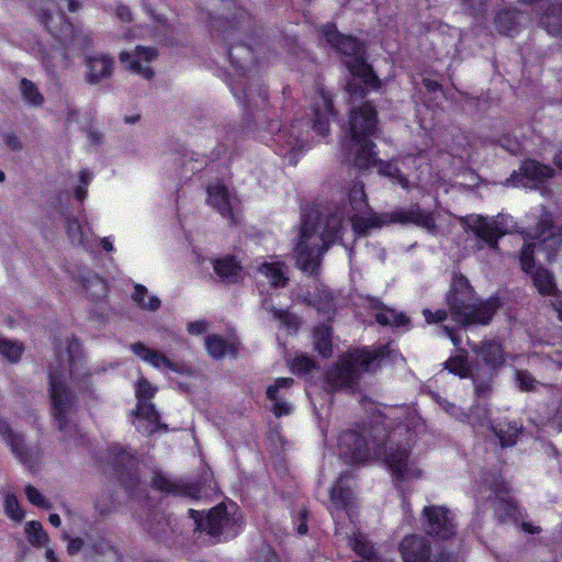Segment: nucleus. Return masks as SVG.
<instances>
[{"mask_svg":"<svg viewBox=\"0 0 562 562\" xmlns=\"http://www.w3.org/2000/svg\"><path fill=\"white\" fill-rule=\"evenodd\" d=\"M411 415L406 406L390 407L380 413L369 431L370 441L355 430L342 432L338 438L340 457L347 461L360 463L367 461L372 453L383 456L396 480L418 477L420 470L409 458L407 448L413 440L411 428L406 423Z\"/></svg>","mask_w":562,"mask_h":562,"instance_id":"obj_1","label":"nucleus"},{"mask_svg":"<svg viewBox=\"0 0 562 562\" xmlns=\"http://www.w3.org/2000/svg\"><path fill=\"white\" fill-rule=\"evenodd\" d=\"M349 207L330 215L312 212L302 222L300 240L296 245V263L305 273L314 274L321 263V257L328 247L340 238L345 216L350 211L361 212L367 206L363 184L356 183L349 191Z\"/></svg>","mask_w":562,"mask_h":562,"instance_id":"obj_2","label":"nucleus"},{"mask_svg":"<svg viewBox=\"0 0 562 562\" xmlns=\"http://www.w3.org/2000/svg\"><path fill=\"white\" fill-rule=\"evenodd\" d=\"M376 122V111L369 102L350 110V135L342 147L348 153L349 160L359 169H367L376 162L374 144L369 139L375 135Z\"/></svg>","mask_w":562,"mask_h":562,"instance_id":"obj_3","label":"nucleus"},{"mask_svg":"<svg viewBox=\"0 0 562 562\" xmlns=\"http://www.w3.org/2000/svg\"><path fill=\"white\" fill-rule=\"evenodd\" d=\"M447 302L452 319L463 326L487 325L498 308L496 299L479 301L464 277L453 280Z\"/></svg>","mask_w":562,"mask_h":562,"instance_id":"obj_4","label":"nucleus"},{"mask_svg":"<svg viewBox=\"0 0 562 562\" xmlns=\"http://www.w3.org/2000/svg\"><path fill=\"white\" fill-rule=\"evenodd\" d=\"M328 43L342 57V61L349 69L352 78L347 83L350 95L362 97L369 90L376 89L380 80L366 63V48L358 37H327Z\"/></svg>","mask_w":562,"mask_h":562,"instance_id":"obj_5","label":"nucleus"},{"mask_svg":"<svg viewBox=\"0 0 562 562\" xmlns=\"http://www.w3.org/2000/svg\"><path fill=\"white\" fill-rule=\"evenodd\" d=\"M384 357L382 349H357L344 356L326 375L331 392L352 391L364 372L374 371Z\"/></svg>","mask_w":562,"mask_h":562,"instance_id":"obj_6","label":"nucleus"},{"mask_svg":"<svg viewBox=\"0 0 562 562\" xmlns=\"http://www.w3.org/2000/svg\"><path fill=\"white\" fill-rule=\"evenodd\" d=\"M353 229L361 234H367L372 227H381L385 224L398 223L402 225L413 224L429 234L436 232V217L434 212L423 210L419 204H412L408 209H395L376 218H363L351 216Z\"/></svg>","mask_w":562,"mask_h":562,"instance_id":"obj_7","label":"nucleus"},{"mask_svg":"<svg viewBox=\"0 0 562 562\" xmlns=\"http://www.w3.org/2000/svg\"><path fill=\"white\" fill-rule=\"evenodd\" d=\"M528 236L530 238L540 239L538 244L532 243L525 245L520 252L519 260L521 269L527 273H531L535 267L533 254L536 248L539 251L547 252V259L551 260L555 251L562 245V228L553 226L551 220L546 216L541 218L535 233H529Z\"/></svg>","mask_w":562,"mask_h":562,"instance_id":"obj_8","label":"nucleus"},{"mask_svg":"<svg viewBox=\"0 0 562 562\" xmlns=\"http://www.w3.org/2000/svg\"><path fill=\"white\" fill-rule=\"evenodd\" d=\"M49 398L57 428L63 432H69L70 415L76 406L77 397L66 381L56 373H49Z\"/></svg>","mask_w":562,"mask_h":562,"instance_id":"obj_9","label":"nucleus"},{"mask_svg":"<svg viewBox=\"0 0 562 562\" xmlns=\"http://www.w3.org/2000/svg\"><path fill=\"white\" fill-rule=\"evenodd\" d=\"M403 562H449L450 555L441 546H432L420 535L406 536L400 543Z\"/></svg>","mask_w":562,"mask_h":562,"instance_id":"obj_10","label":"nucleus"},{"mask_svg":"<svg viewBox=\"0 0 562 562\" xmlns=\"http://www.w3.org/2000/svg\"><path fill=\"white\" fill-rule=\"evenodd\" d=\"M469 229L486 246L496 249L498 239L516 228L510 216L499 214L488 220L483 216H470L465 221Z\"/></svg>","mask_w":562,"mask_h":562,"instance_id":"obj_11","label":"nucleus"},{"mask_svg":"<svg viewBox=\"0 0 562 562\" xmlns=\"http://www.w3.org/2000/svg\"><path fill=\"white\" fill-rule=\"evenodd\" d=\"M422 525L425 532L439 539H448L456 531L453 516L445 506L430 505L423 509Z\"/></svg>","mask_w":562,"mask_h":562,"instance_id":"obj_12","label":"nucleus"},{"mask_svg":"<svg viewBox=\"0 0 562 562\" xmlns=\"http://www.w3.org/2000/svg\"><path fill=\"white\" fill-rule=\"evenodd\" d=\"M190 514L195 520L198 528L212 537H220L221 535L231 537L235 535V531L232 530L234 520L227 514L226 506L224 505L213 507L204 518H201L200 513L193 509H190Z\"/></svg>","mask_w":562,"mask_h":562,"instance_id":"obj_13","label":"nucleus"},{"mask_svg":"<svg viewBox=\"0 0 562 562\" xmlns=\"http://www.w3.org/2000/svg\"><path fill=\"white\" fill-rule=\"evenodd\" d=\"M209 204L232 224L238 223L240 202L237 195L221 183L207 188Z\"/></svg>","mask_w":562,"mask_h":562,"instance_id":"obj_14","label":"nucleus"},{"mask_svg":"<svg viewBox=\"0 0 562 562\" xmlns=\"http://www.w3.org/2000/svg\"><path fill=\"white\" fill-rule=\"evenodd\" d=\"M0 434L20 462L33 469L41 460L42 451L37 446H25L23 437L13 431L4 422H0Z\"/></svg>","mask_w":562,"mask_h":562,"instance_id":"obj_15","label":"nucleus"},{"mask_svg":"<svg viewBox=\"0 0 562 562\" xmlns=\"http://www.w3.org/2000/svg\"><path fill=\"white\" fill-rule=\"evenodd\" d=\"M520 4L532 7L539 23L551 33L562 29V7L558 0H520Z\"/></svg>","mask_w":562,"mask_h":562,"instance_id":"obj_16","label":"nucleus"},{"mask_svg":"<svg viewBox=\"0 0 562 562\" xmlns=\"http://www.w3.org/2000/svg\"><path fill=\"white\" fill-rule=\"evenodd\" d=\"M157 50L151 47L137 46L133 52H121L120 61L130 71L140 75L145 79L154 77L149 64L156 59Z\"/></svg>","mask_w":562,"mask_h":562,"instance_id":"obj_17","label":"nucleus"},{"mask_svg":"<svg viewBox=\"0 0 562 562\" xmlns=\"http://www.w3.org/2000/svg\"><path fill=\"white\" fill-rule=\"evenodd\" d=\"M274 142L278 146L279 155H293L290 157V162L293 164H295V154L302 151L307 146V137L295 125H292L290 128L280 130Z\"/></svg>","mask_w":562,"mask_h":562,"instance_id":"obj_18","label":"nucleus"},{"mask_svg":"<svg viewBox=\"0 0 562 562\" xmlns=\"http://www.w3.org/2000/svg\"><path fill=\"white\" fill-rule=\"evenodd\" d=\"M86 72L85 80L89 85H98L104 79H109L114 69V59L106 54H95L85 58Z\"/></svg>","mask_w":562,"mask_h":562,"instance_id":"obj_19","label":"nucleus"},{"mask_svg":"<svg viewBox=\"0 0 562 562\" xmlns=\"http://www.w3.org/2000/svg\"><path fill=\"white\" fill-rule=\"evenodd\" d=\"M554 170L537 160H526L520 167V178L517 175L512 176V181L515 186L519 183L522 187H535L538 183L551 178Z\"/></svg>","mask_w":562,"mask_h":562,"instance_id":"obj_20","label":"nucleus"},{"mask_svg":"<svg viewBox=\"0 0 562 562\" xmlns=\"http://www.w3.org/2000/svg\"><path fill=\"white\" fill-rule=\"evenodd\" d=\"M313 110L315 116L313 122L314 131L322 136H327L329 133L330 117L335 115L330 95L324 91H319L317 93Z\"/></svg>","mask_w":562,"mask_h":562,"instance_id":"obj_21","label":"nucleus"},{"mask_svg":"<svg viewBox=\"0 0 562 562\" xmlns=\"http://www.w3.org/2000/svg\"><path fill=\"white\" fill-rule=\"evenodd\" d=\"M446 411L449 412L451 415H454L461 422L468 423L474 429L477 430L483 428H487L490 430L491 426H493L490 419L488 409L486 408L485 405H482L480 403L471 407L469 413L459 412L454 405H450L449 408H446Z\"/></svg>","mask_w":562,"mask_h":562,"instance_id":"obj_22","label":"nucleus"},{"mask_svg":"<svg viewBox=\"0 0 562 562\" xmlns=\"http://www.w3.org/2000/svg\"><path fill=\"white\" fill-rule=\"evenodd\" d=\"M213 269L218 280L227 284H236L243 281V268L233 256H226L213 260Z\"/></svg>","mask_w":562,"mask_h":562,"instance_id":"obj_23","label":"nucleus"},{"mask_svg":"<svg viewBox=\"0 0 562 562\" xmlns=\"http://www.w3.org/2000/svg\"><path fill=\"white\" fill-rule=\"evenodd\" d=\"M353 504V492L347 479L340 475L337 483L330 490V509L331 515L335 517V512L340 509L349 512Z\"/></svg>","mask_w":562,"mask_h":562,"instance_id":"obj_24","label":"nucleus"},{"mask_svg":"<svg viewBox=\"0 0 562 562\" xmlns=\"http://www.w3.org/2000/svg\"><path fill=\"white\" fill-rule=\"evenodd\" d=\"M472 351L482 358L486 366L499 368L505 362V353L502 345L496 340H487L481 345L471 346Z\"/></svg>","mask_w":562,"mask_h":562,"instance_id":"obj_25","label":"nucleus"},{"mask_svg":"<svg viewBox=\"0 0 562 562\" xmlns=\"http://www.w3.org/2000/svg\"><path fill=\"white\" fill-rule=\"evenodd\" d=\"M131 350L142 360L148 362L157 369L167 368L171 371H178V366L166 357L165 353L146 347L142 342L131 345Z\"/></svg>","mask_w":562,"mask_h":562,"instance_id":"obj_26","label":"nucleus"},{"mask_svg":"<svg viewBox=\"0 0 562 562\" xmlns=\"http://www.w3.org/2000/svg\"><path fill=\"white\" fill-rule=\"evenodd\" d=\"M136 416L139 419L136 428L146 435H151L161 427L159 414L149 401L137 403Z\"/></svg>","mask_w":562,"mask_h":562,"instance_id":"obj_27","label":"nucleus"},{"mask_svg":"<svg viewBox=\"0 0 562 562\" xmlns=\"http://www.w3.org/2000/svg\"><path fill=\"white\" fill-rule=\"evenodd\" d=\"M495 501L494 510L501 522H507L512 519H516L518 508L514 501L508 497V488L506 486L502 488H495Z\"/></svg>","mask_w":562,"mask_h":562,"instance_id":"obj_28","label":"nucleus"},{"mask_svg":"<svg viewBox=\"0 0 562 562\" xmlns=\"http://www.w3.org/2000/svg\"><path fill=\"white\" fill-rule=\"evenodd\" d=\"M529 15L524 12H518L515 9L508 8L498 11L495 18V25L499 33L507 31H517V26L529 22Z\"/></svg>","mask_w":562,"mask_h":562,"instance_id":"obj_29","label":"nucleus"},{"mask_svg":"<svg viewBox=\"0 0 562 562\" xmlns=\"http://www.w3.org/2000/svg\"><path fill=\"white\" fill-rule=\"evenodd\" d=\"M495 437L498 439L502 448H508L516 445L519 436L522 432V426L516 422H501L496 425L491 426L490 429Z\"/></svg>","mask_w":562,"mask_h":562,"instance_id":"obj_30","label":"nucleus"},{"mask_svg":"<svg viewBox=\"0 0 562 562\" xmlns=\"http://www.w3.org/2000/svg\"><path fill=\"white\" fill-rule=\"evenodd\" d=\"M292 378H279L274 384L267 389V397L273 403V413L276 416L289 415L291 413V405L281 401L279 396L280 389H289L293 384Z\"/></svg>","mask_w":562,"mask_h":562,"instance_id":"obj_31","label":"nucleus"},{"mask_svg":"<svg viewBox=\"0 0 562 562\" xmlns=\"http://www.w3.org/2000/svg\"><path fill=\"white\" fill-rule=\"evenodd\" d=\"M156 490L172 495L194 496L193 487L182 483L179 480H172L161 473H156L151 480Z\"/></svg>","mask_w":562,"mask_h":562,"instance_id":"obj_32","label":"nucleus"},{"mask_svg":"<svg viewBox=\"0 0 562 562\" xmlns=\"http://www.w3.org/2000/svg\"><path fill=\"white\" fill-rule=\"evenodd\" d=\"M258 274L260 281L266 280L273 288H283L288 282L284 272V265L281 262H265L259 266Z\"/></svg>","mask_w":562,"mask_h":562,"instance_id":"obj_33","label":"nucleus"},{"mask_svg":"<svg viewBox=\"0 0 562 562\" xmlns=\"http://www.w3.org/2000/svg\"><path fill=\"white\" fill-rule=\"evenodd\" d=\"M205 347L209 355L214 359H221L225 356H236L237 346L235 342H228L222 336L209 335L205 337Z\"/></svg>","mask_w":562,"mask_h":562,"instance_id":"obj_34","label":"nucleus"},{"mask_svg":"<svg viewBox=\"0 0 562 562\" xmlns=\"http://www.w3.org/2000/svg\"><path fill=\"white\" fill-rule=\"evenodd\" d=\"M65 228L66 234L69 237L72 245L79 246L83 249L90 248V240L85 235L79 221L75 216L67 215L65 217Z\"/></svg>","mask_w":562,"mask_h":562,"instance_id":"obj_35","label":"nucleus"},{"mask_svg":"<svg viewBox=\"0 0 562 562\" xmlns=\"http://www.w3.org/2000/svg\"><path fill=\"white\" fill-rule=\"evenodd\" d=\"M532 276L533 285L541 294H553L555 291V283L552 273L542 267L536 269L530 273Z\"/></svg>","mask_w":562,"mask_h":562,"instance_id":"obj_36","label":"nucleus"},{"mask_svg":"<svg viewBox=\"0 0 562 562\" xmlns=\"http://www.w3.org/2000/svg\"><path fill=\"white\" fill-rule=\"evenodd\" d=\"M147 294L148 291L144 285L136 284L132 299L140 308L151 312L157 311L161 305L160 300L157 296H148Z\"/></svg>","mask_w":562,"mask_h":562,"instance_id":"obj_37","label":"nucleus"},{"mask_svg":"<svg viewBox=\"0 0 562 562\" xmlns=\"http://www.w3.org/2000/svg\"><path fill=\"white\" fill-rule=\"evenodd\" d=\"M445 368L460 378H468L471 374V369L468 364L467 352L461 350L458 355L450 357L445 362Z\"/></svg>","mask_w":562,"mask_h":562,"instance_id":"obj_38","label":"nucleus"},{"mask_svg":"<svg viewBox=\"0 0 562 562\" xmlns=\"http://www.w3.org/2000/svg\"><path fill=\"white\" fill-rule=\"evenodd\" d=\"M314 344L318 352L327 358L331 355V331L329 327L322 325L314 330Z\"/></svg>","mask_w":562,"mask_h":562,"instance_id":"obj_39","label":"nucleus"},{"mask_svg":"<svg viewBox=\"0 0 562 562\" xmlns=\"http://www.w3.org/2000/svg\"><path fill=\"white\" fill-rule=\"evenodd\" d=\"M20 91L23 101L26 104L31 106H41L44 103V97L31 80L23 78L20 82Z\"/></svg>","mask_w":562,"mask_h":562,"instance_id":"obj_40","label":"nucleus"},{"mask_svg":"<svg viewBox=\"0 0 562 562\" xmlns=\"http://www.w3.org/2000/svg\"><path fill=\"white\" fill-rule=\"evenodd\" d=\"M251 22L250 14L244 9H237L232 16H225L224 21H221V25L224 31H243Z\"/></svg>","mask_w":562,"mask_h":562,"instance_id":"obj_41","label":"nucleus"},{"mask_svg":"<svg viewBox=\"0 0 562 562\" xmlns=\"http://www.w3.org/2000/svg\"><path fill=\"white\" fill-rule=\"evenodd\" d=\"M109 452L115 467L127 471H131L134 468L136 460L131 451H127L120 446H113L110 448Z\"/></svg>","mask_w":562,"mask_h":562,"instance_id":"obj_42","label":"nucleus"},{"mask_svg":"<svg viewBox=\"0 0 562 562\" xmlns=\"http://www.w3.org/2000/svg\"><path fill=\"white\" fill-rule=\"evenodd\" d=\"M375 321L382 326L400 327L407 323L408 318L392 308L383 307L375 314Z\"/></svg>","mask_w":562,"mask_h":562,"instance_id":"obj_43","label":"nucleus"},{"mask_svg":"<svg viewBox=\"0 0 562 562\" xmlns=\"http://www.w3.org/2000/svg\"><path fill=\"white\" fill-rule=\"evenodd\" d=\"M378 171L382 176L389 177L393 179L396 183H398L402 188L408 189L409 188V181L408 179L402 173L400 168L392 161H380L378 164Z\"/></svg>","mask_w":562,"mask_h":562,"instance_id":"obj_44","label":"nucleus"},{"mask_svg":"<svg viewBox=\"0 0 562 562\" xmlns=\"http://www.w3.org/2000/svg\"><path fill=\"white\" fill-rule=\"evenodd\" d=\"M24 346L16 340H9L0 337V355L8 361L16 363L20 361Z\"/></svg>","mask_w":562,"mask_h":562,"instance_id":"obj_45","label":"nucleus"},{"mask_svg":"<svg viewBox=\"0 0 562 562\" xmlns=\"http://www.w3.org/2000/svg\"><path fill=\"white\" fill-rule=\"evenodd\" d=\"M228 58L235 68L244 69L245 65L252 59L251 50L244 44H238L228 49Z\"/></svg>","mask_w":562,"mask_h":562,"instance_id":"obj_46","label":"nucleus"},{"mask_svg":"<svg viewBox=\"0 0 562 562\" xmlns=\"http://www.w3.org/2000/svg\"><path fill=\"white\" fill-rule=\"evenodd\" d=\"M82 286L95 300L106 294V283L100 277L92 274L82 280Z\"/></svg>","mask_w":562,"mask_h":562,"instance_id":"obj_47","label":"nucleus"},{"mask_svg":"<svg viewBox=\"0 0 562 562\" xmlns=\"http://www.w3.org/2000/svg\"><path fill=\"white\" fill-rule=\"evenodd\" d=\"M352 548L364 559V561L361 562H383L374 555L373 547L361 535L356 536L352 539Z\"/></svg>","mask_w":562,"mask_h":562,"instance_id":"obj_48","label":"nucleus"},{"mask_svg":"<svg viewBox=\"0 0 562 562\" xmlns=\"http://www.w3.org/2000/svg\"><path fill=\"white\" fill-rule=\"evenodd\" d=\"M25 533L31 544L41 547L47 542L48 537L40 521L32 520L25 524Z\"/></svg>","mask_w":562,"mask_h":562,"instance_id":"obj_49","label":"nucleus"},{"mask_svg":"<svg viewBox=\"0 0 562 562\" xmlns=\"http://www.w3.org/2000/svg\"><path fill=\"white\" fill-rule=\"evenodd\" d=\"M4 512L13 520L21 521L24 518V512L20 507L14 494L8 493L4 498Z\"/></svg>","mask_w":562,"mask_h":562,"instance_id":"obj_50","label":"nucleus"},{"mask_svg":"<svg viewBox=\"0 0 562 562\" xmlns=\"http://www.w3.org/2000/svg\"><path fill=\"white\" fill-rule=\"evenodd\" d=\"M25 495L33 505L46 509L52 508V503L33 485L25 486Z\"/></svg>","mask_w":562,"mask_h":562,"instance_id":"obj_51","label":"nucleus"},{"mask_svg":"<svg viewBox=\"0 0 562 562\" xmlns=\"http://www.w3.org/2000/svg\"><path fill=\"white\" fill-rule=\"evenodd\" d=\"M516 382L521 391L530 392L535 391L539 382L527 371H516Z\"/></svg>","mask_w":562,"mask_h":562,"instance_id":"obj_52","label":"nucleus"},{"mask_svg":"<svg viewBox=\"0 0 562 562\" xmlns=\"http://www.w3.org/2000/svg\"><path fill=\"white\" fill-rule=\"evenodd\" d=\"M91 554L92 555H104L109 559L117 562V553L109 546V543L104 539H100L95 541L91 547Z\"/></svg>","mask_w":562,"mask_h":562,"instance_id":"obj_53","label":"nucleus"},{"mask_svg":"<svg viewBox=\"0 0 562 562\" xmlns=\"http://www.w3.org/2000/svg\"><path fill=\"white\" fill-rule=\"evenodd\" d=\"M156 389L145 379L140 380L136 387V397L138 402H147L154 397Z\"/></svg>","mask_w":562,"mask_h":562,"instance_id":"obj_54","label":"nucleus"},{"mask_svg":"<svg viewBox=\"0 0 562 562\" xmlns=\"http://www.w3.org/2000/svg\"><path fill=\"white\" fill-rule=\"evenodd\" d=\"M315 367L314 361L306 357L300 356L293 360L292 371L295 373H304L311 371Z\"/></svg>","mask_w":562,"mask_h":562,"instance_id":"obj_55","label":"nucleus"},{"mask_svg":"<svg viewBox=\"0 0 562 562\" xmlns=\"http://www.w3.org/2000/svg\"><path fill=\"white\" fill-rule=\"evenodd\" d=\"M499 145L506 151L517 155L521 150V144L516 137H512L509 135L503 136L499 139Z\"/></svg>","mask_w":562,"mask_h":562,"instance_id":"obj_56","label":"nucleus"},{"mask_svg":"<svg viewBox=\"0 0 562 562\" xmlns=\"http://www.w3.org/2000/svg\"><path fill=\"white\" fill-rule=\"evenodd\" d=\"M423 314L428 324H438L447 319L448 313L446 310H437L436 312H431L428 308L423 311Z\"/></svg>","mask_w":562,"mask_h":562,"instance_id":"obj_57","label":"nucleus"},{"mask_svg":"<svg viewBox=\"0 0 562 562\" xmlns=\"http://www.w3.org/2000/svg\"><path fill=\"white\" fill-rule=\"evenodd\" d=\"M3 142L10 150L19 151L23 147L21 138L13 132L3 134Z\"/></svg>","mask_w":562,"mask_h":562,"instance_id":"obj_58","label":"nucleus"},{"mask_svg":"<svg viewBox=\"0 0 562 562\" xmlns=\"http://www.w3.org/2000/svg\"><path fill=\"white\" fill-rule=\"evenodd\" d=\"M64 539L69 541L67 546V552L70 555L77 554L83 547V540L81 538L70 539L69 536L65 532Z\"/></svg>","mask_w":562,"mask_h":562,"instance_id":"obj_59","label":"nucleus"},{"mask_svg":"<svg viewBox=\"0 0 562 562\" xmlns=\"http://www.w3.org/2000/svg\"><path fill=\"white\" fill-rule=\"evenodd\" d=\"M188 331L191 335H201L206 331L207 323L205 321H195L188 324Z\"/></svg>","mask_w":562,"mask_h":562,"instance_id":"obj_60","label":"nucleus"},{"mask_svg":"<svg viewBox=\"0 0 562 562\" xmlns=\"http://www.w3.org/2000/svg\"><path fill=\"white\" fill-rule=\"evenodd\" d=\"M490 387L491 385L487 381H474V392L477 397L487 394Z\"/></svg>","mask_w":562,"mask_h":562,"instance_id":"obj_61","label":"nucleus"},{"mask_svg":"<svg viewBox=\"0 0 562 562\" xmlns=\"http://www.w3.org/2000/svg\"><path fill=\"white\" fill-rule=\"evenodd\" d=\"M55 42L58 43L59 45H61L59 38L57 37H54ZM48 59H55V58H61V59H66L68 57L66 50H64L63 48H60V46L54 48V50L49 54H47L46 56Z\"/></svg>","mask_w":562,"mask_h":562,"instance_id":"obj_62","label":"nucleus"},{"mask_svg":"<svg viewBox=\"0 0 562 562\" xmlns=\"http://www.w3.org/2000/svg\"><path fill=\"white\" fill-rule=\"evenodd\" d=\"M258 562H280V561H279V558L276 555V553L271 552L270 550H267L258 559Z\"/></svg>","mask_w":562,"mask_h":562,"instance_id":"obj_63","label":"nucleus"},{"mask_svg":"<svg viewBox=\"0 0 562 562\" xmlns=\"http://www.w3.org/2000/svg\"><path fill=\"white\" fill-rule=\"evenodd\" d=\"M117 15L123 21H130L131 20V11L125 5H119L117 7Z\"/></svg>","mask_w":562,"mask_h":562,"instance_id":"obj_64","label":"nucleus"}]
</instances>
